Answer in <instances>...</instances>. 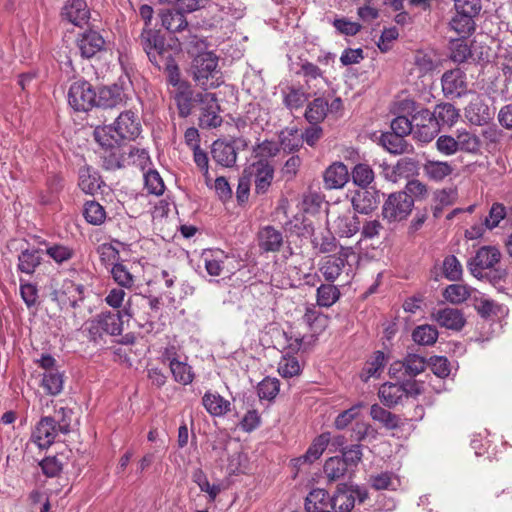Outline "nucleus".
Returning a JSON list of instances; mask_svg holds the SVG:
<instances>
[{
  "mask_svg": "<svg viewBox=\"0 0 512 512\" xmlns=\"http://www.w3.org/2000/svg\"><path fill=\"white\" fill-rule=\"evenodd\" d=\"M188 54L193 58L190 71L193 80L204 90L214 89L224 83V76L219 67V57L208 49L207 42L197 36L191 37Z\"/></svg>",
  "mask_w": 512,
  "mask_h": 512,
  "instance_id": "obj_1",
  "label": "nucleus"
},
{
  "mask_svg": "<svg viewBox=\"0 0 512 512\" xmlns=\"http://www.w3.org/2000/svg\"><path fill=\"white\" fill-rule=\"evenodd\" d=\"M140 122L132 111L121 113L113 125L97 127L95 140L107 149H114L122 140L135 139L140 134Z\"/></svg>",
  "mask_w": 512,
  "mask_h": 512,
  "instance_id": "obj_2",
  "label": "nucleus"
},
{
  "mask_svg": "<svg viewBox=\"0 0 512 512\" xmlns=\"http://www.w3.org/2000/svg\"><path fill=\"white\" fill-rule=\"evenodd\" d=\"M358 261V255L352 247H342L337 254L324 257L319 271L327 282L333 283L341 276L348 282L353 276V265Z\"/></svg>",
  "mask_w": 512,
  "mask_h": 512,
  "instance_id": "obj_3",
  "label": "nucleus"
},
{
  "mask_svg": "<svg viewBox=\"0 0 512 512\" xmlns=\"http://www.w3.org/2000/svg\"><path fill=\"white\" fill-rule=\"evenodd\" d=\"M414 207V200L407 192L391 193L382 206V216L389 223L406 220Z\"/></svg>",
  "mask_w": 512,
  "mask_h": 512,
  "instance_id": "obj_4",
  "label": "nucleus"
},
{
  "mask_svg": "<svg viewBox=\"0 0 512 512\" xmlns=\"http://www.w3.org/2000/svg\"><path fill=\"white\" fill-rule=\"evenodd\" d=\"M129 315L128 310L114 312H102L86 323V329L93 339L100 337L103 333L120 335L122 332V316Z\"/></svg>",
  "mask_w": 512,
  "mask_h": 512,
  "instance_id": "obj_5",
  "label": "nucleus"
},
{
  "mask_svg": "<svg viewBox=\"0 0 512 512\" xmlns=\"http://www.w3.org/2000/svg\"><path fill=\"white\" fill-rule=\"evenodd\" d=\"M327 222L331 232L339 237H352L360 229L358 216L347 207L329 211Z\"/></svg>",
  "mask_w": 512,
  "mask_h": 512,
  "instance_id": "obj_6",
  "label": "nucleus"
},
{
  "mask_svg": "<svg viewBox=\"0 0 512 512\" xmlns=\"http://www.w3.org/2000/svg\"><path fill=\"white\" fill-rule=\"evenodd\" d=\"M141 45L149 60L161 68L164 60H169L170 53L165 46L164 38L156 30L144 28L140 36Z\"/></svg>",
  "mask_w": 512,
  "mask_h": 512,
  "instance_id": "obj_7",
  "label": "nucleus"
},
{
  "mask_svg": "<svg viewBox=\"0 0 512 512\" xmlns=\"http://www.w3.org/2000/svg\"><path fill=\"white\" fill-rule=\"evenodd\" d=\"M36 363L44 370L41 386L52 396L60 394L63 390L64 375L57 368L56 360L51 355H42Z\"/></svg>",
  "mask_w": 512,
  "mask_h": 512,
  "instance_id": "obj_8",
  "label": "nucleus"
},
{
  "mask_svg": "<svg viewBox=\"0 0 512 512\" xmlns=\"http://www.w3.org/2000/svg\"><path fill=\"white\" fill-rule=\"evenodd\" d=\"M68 103L75 111H88L97 104L96 92L86 80H77L69 88Z\"/></svg>",
  "mask_w": 512,
  "mask_h": 512,
  "instance_id": "obj_9",
  "label": "nucleus"
},
{
  "mask_svg": "<svg viewBox=\"0 0 512 512\" xmlns=\"http://www.w3.org/2000/svg\"><path fill=\"white\" fill-rule=\"evenodd\" d=\"M501 252L495 246H483L468 262V268L475 277H481L482 271L493 268L501 259Z\"/></svg>",
  "mask_w": 512,
  "mask_h": 512,
  "instance_id": "obj_10",
  "label": "nucleus"
},
{
  "mask_svg": "<svg viewBox=\"0 0 512 512\" xmlns=\"http://www.w3.org/2000/svg\"><path fill=\"white\" fill-rule=\"evenodd\" d=\"M61 433L56 425V419L51 416H45L36 424L31 441L40 449H46L52 445L58 434Z\"/></svg>",
  "mask_w": 512,
  "mask_h": 512,
  "instance_id": "obj_11",
  "label": "nucleus"
},
{
  "mask_svg": "<svg viewBox=\"0 0 512 512\" xmlns=\"http://www.w3.org/2000/svg\"><path fill=\"white\" fill-rule=\"evenodd\" d=\"M445 96L456 98L468 93L466 74L459 68L446 71L441 79Z\"/></svg>",
  "mask_w": 512,
  "mask_h": 512,
  "instance_id": "obj_12",
  "label": "nucleus"
},
{
  "mask_svg": "<svg viewBox=\"0 0 512 512\" xmlns=\"http://www.w3.org/2000/svg\"><path fill=\"white\" fill-rule=\"evenodd\" d=\"M283 243V232L272 225H265L257 232V244L263 253L279 252Z\"/></svg>",
  "mask_w": 512,
  "mask_h": 512,
  "instance_id": "obj_13",
  "label": "nucleus"
},
{
  "mask_svg": "<svg viewBox=\"0 0 512 512\" xmlns=\"http://www.w3.org/2000/svg\"><path fill=\"white\" fill-rule=\"evenodd\" d=\"M464 115L467 121L475 126H483L492 119V113L484 99L479 95H474L469 104L464 109Z\"/></svg>",
  "mask_w": 512,
  "mask_h": 512,
  "instance_id": "obj_14",
  "label": "nucleus"
},
{
  "mask_svg": "<svg viewBox=\"0 0 512 512\" xmlns=\"http://www.w3.org/2000/svg\"><path fill=\"white\" fill-rule=\"evenodd\" d=\"M52 297L60 304L75 307L78 301L83 299V286L71 280H64L61 287L53 291Z\"/></svg>",
  "mask_w": 512,
  "mask_h": 512,
  "instance_id": "obj_15",
  "label": "nucleus"
},
{
  "mask_svg": "<svg viewBox=\"0 0 512 512\" xmlns=\"http://www.w3.org/2000/svg\"><path fill=\"white\" fill-rule=\"evenodd\" d=\"M415 384L385 383L379 389V397L386 406L397 405L404 396L412 394Z\"/></svg>",
  "mask_w": 512,
  "mask_h": 512,
  "instance_id": "obj_16",
  "label": "nucleus"
},
{
  "mask_svg": "<svg viewBox=\"0 0 512 512\" xmlns=\"http://www.w3.org/2000/svg\"><path fill=\"white\" fill-rule=\"evenodd\" d=\"M250 175L254 176L255 189L258 194L265 193L271 185L274 169L265 161H257L249 168Z\"/></svg>",
  "mask_w": 512,
  "mask_h": 512,
  "instance_id": "obj_17",
  "label": "nucleus"
},
{
  "mask_svg": "<svg viewBox=\"0 0 512 512\" xmlns=\"http://www.w3.org/2000/svg\"><path fill=\"white\" fill-rule=\"evenodd\" d=\"M431 318L440 326L451 330H460L465 324V318L462 312L455 308H443L434 310Z\"/></svg>",
  "mask_w": 512,
  "mask_h": 512,
  "instance_id": "obj_18",
  "label": "nucleus"
},
{
  "mask_svg": "<svg viewBox=\"0 0 512 512\" xmlns=\"http://www.w3.org/2000/svg\"><path fill=\"white\" fill-rule=\"evenodd\" d=\"M61 14L75 26H82L89 19V10L84 0H68Z\"/></svg>",
  "mask_w": 512,
  "mask_h": 512,
  "instance_id": "obj_19",
  "label": "nucleus"
},
{
  "mask_svg": "<svg viewBox=\"0 0 512 512\" xmlns=\"http://www.w3.org/2000/svg\"><path fill=\"white\" fill-rule=\"evenodd\" d=\"M379 202L378 193L366 188L357 190L351 199L353 209L361 214H369L377 208Z\"/></svg>",
  "mask_w": 512,
  "mask_h": 512,
  "instance_id": "obj_20",
  "label": "nucleus"
},
{
  "mask_svg": "<svg viewBox=\"0 0 512 512\" xmlns=\"http://www.w3.org/2000/svg\"><path fill=\"white\" fill-rule=\"evenodd\" d=\"M348 180V169L341 162L331 164L324 172V184L327 189H340Z\"/></svg>",
  "mask_w": 512,
  "mask_h": 512,
  "instance_id": "obj_21",
  "label": "nucleus"
},
{
  "mask_svg": "<svg viewBox=\"0 0 512 512\" xmlns=\"http://www.w3.org/2000/svg\"><path fill=\"white\" fill-rule=\"evenodd\" d=\"M105 40L96 31L90 30L82 34L78 47L82 57L91 58L104 48Z\"/></svg>",
  "mask_w": 512,
  "mask_h": 512,
  "instance_id": "obj_22",
  "label": "nucleus"
},
{
  "mask_svg": "<svg viewBox=\"0 0 512 512\" xmlns=\"http://www.w3.org/2000/svg\"><path fill=\"white\" fill-rule=\"evenodd\" d=\"M412 73L421 78L432 73L438 66L439 60L434 52L417 51L413 57Z\"/></svg>",
  "mask_w": 512,
  "mask_h": 512,
  "instance_id": "obj_23",
  "label": "nucleus"
},
{
  "mask_svg": "<svg viewBox=\"0 0 512 512\" xmlns=\"http://www.w3.org/2000/svg\"><path fill=\"white\" fill-rule=\"evenodd\" d=\"M211 154L213 160L224 167H232L237 158L234 146L221 140L212 144Z\"/></svg>",
  "mask_w": 512,
  "mask_h": 512,
  "instance_id": "obj_24",
  "label": "nucleus"
},
{
  "mask_svg": "<svg viewBox=\"0 0 512 512\" xmlns=\"http://www.w3.org/2000/svg\"><path fill=\"white\" fill-rule=\"evenodd\" d=\"M455 135L459 151L473 155L480 153L482 141L477 134L465 128H460L455 131Z\"/></svg>",
  "mask_w": 512,
  "mask_h": 512,
  "instance_id": "obj_25",
  "label": "nucleus"
},
{
  "mask_svg": "<svg viewBox=\"0 0 512 512\" xmlns=\"http://www.w3.org/2000/svg\"><path fill=\"white\" fill-rule=\"evenodd\" d=\"M159 17L161 25L169 32H180L188 26L184 14L177 9H162L159 12Z\"/></svg>",
  "mask_w": 512,
  "mask_h": 512,
  "instance_id": "obj_26",
  "label": "nucleus"
},
{
  "mask_svg": "<svg viewBox=\"0 0 512 512\" xmlns=\"http://www.w3.org/2000/svg\"><path fill=\"white\" fill-rule=\"evenodd\" d=\"M166 354L167 360L169 361L170 371L174 380L182 385H188L192 383L194 379V372L192 367L186 362L181 361L176 357H172L168 352Z\"/></svg>",
  "mask_w": 512,
  "mask_h": 512,
  "instance_id": "obj_27",
  "label": "nucleus"
},
{
  "mask_svg": "<svg viewBox=\"0 0 512 512\" xmlns=\"http://www.w3.org/2000/svg\"><path fill=\"white\" fill-rule=\"evenodd\" d=\"M202 404L212 416H222L230 411V401L218 393L206 392L202 398Z\"/></svg>",
  "mask_w": 512,
  "mask_h": 512,
  "instance_id": "obj_28",
  "label": "nucleus"
},
{
  "mask_svg": "<svg viewBox=\"0 0 512 512\" xmlns=\"http://www.w3.org/2000/svg\"><path fill=\"white\" fill-rule=\"evenodd\" d=\"M329 494L324 489L312 490L305 499L306 512H327L330 507Z\"/></svg>",
  "mask_w": 512,
  "mask_h": 512,
  "instance_id": "obj_29",
  "label": "nucleus"
},
{
  "mask_svg": "<svg viewBox=\"0 0 512 512\" xmlns=\"http://www.w3.org/2000/svg\"><path fill=\"white\" fill-rule=\"evenodd\" d=\"M430 115L437 127L439 125L452 126L459 118V111L450 103L439 104L435 107L434 111Z\"/></svg>",
  "mask_w": 512,
  "mask_h": 512,
  "instance_id": "obj_30",
  "label": "nucleus"
},
{
  "mask_svg": "<svg viewBox=\"0 0 512 512\" xmlns=\"http://www.w3.org/2000/svg\"><path fill=\"white\" fill-rule=\"evenodd\" d=\"M423 172L430 180L439 182L452 174L453 167L448 162L427 160L423 165Z\"/></svg>",
  "mask_w": 512,
  "mask_h": 512,
  "instance_id": "obj_31",
  "label": "nucleus"
},
{
  "mask_svg": "<svg viewBox=\"0 0 512 512\" xmlns=\"http://www.w3.org/2000/svg\"><path fill=\"white\" fill-rule=\"evenodd\" d=\"M369 483L375 490H396L401 485L399 477L387 471L370 475Z\"/></svg>",
  "mask_w": 512,
  "mask_h": 512,
  "instance_id": "obj_32",
  "label": "nucleus"
},
{
  "mask_svg": "<svg viewBox=\"0 0 512 512\" xmlns=\"http://www.w3.org/2000/svg\"><path fill=\"white\" fill-rule=\"evenodd\" d=\"M340 291L332 283L321 284L316 290V302L320 307L329 308L340 298Z\"/></svg>",
  "mask_w": 512,
  "mask_h": 512,
  "instance_id": "obj_33",
  "label": "nucleus"
},
{
  "mask_svg": "<svg viewBox=\"0 0 512 512\" xmlns=\"http://www.w3.org/2000/svg\"><path fill=\"white\" fill-rule=\"evenodd\" d=\"M41 260L38 249H26L18 256V269L23 273L32 274L40 265Z\"/></svg>",
  "mask_w": 512,
  "mask_h": 512,
  "instance_id": "obj_34",
  "label": "nucleus"
},
{
  "mask_svg": "<svg viewBox=\"0 0 512 512\" xmlns=\"http://www.w3.org/2000/svg\"><path fill=\"white\" fill-rule=\"evenodd\" d=\"M382 146L392 154H402L409 151L411 146L404 140V137L393 132L382 134L380 138Z\"/></svg>",
  "mask_w": 512,
  "mask_h": 512,
  "instance_id": "obj_35",
  "label": "nucleus"
},
{
  "mask_svg": "<svg viewBox=\"0 0 512 512\" xmlns=\"http://www.w3.org/2000/svg\"><path fill=\"white\" fill-rule=\"evenodd\" d=\"M101 186V179L95 171L89 167L79 170V187L87 194H94Z\"/></svg>",
  "mask_w": 512,
  "mask_h": 512,
  "instance_id": "obj_36",
  "label": "nucleus"
},
{
  "mask_svg": "<svg viewBox=\"0 0 512 512\" xmlns=\"http://www.w3.org/2000/svg\"><path fill=\"white\" fill-rule=\"evenodd\" d=\"M423 119L428 121L427 124H416L415 136L422 142H430L435 135L438 133L439 128L437 123L434 122L429 110H423L421 112Z\"/></svg>",
  "mask_w": 512,
  "mask_h": 512,
  "instance_id": "obj_37",
  "label": "nucleus"
},
{
  "mask_svg": "<svg viewBox=\"0 0 512 512\" xmlns=\"http://www.w3.org/2000/svg\"><path fill=\"white\" fill-rule=\"evenodd\" d=\"M330 440H331V437H330V433H328V432L322 433L321 435H319L317 438H315V440L310 445V447L308 448L305 455H303L299 459V461L304 460L305 462L312 463L315 460L319 459L320 456L325 451V449L327 448Z\"/></svg>",
  "mask_w": 512,
  "mask_h": 512,
  "instance_id": "obj_38",
  "label": "nucleus"
},
{
  "mask_svg": "<svg viewBox=\"0 0 512 512\" xmlns=\"http://www.w3.org/2000/svg\"><path fill=\"white\" fill-rule=\"evenodd\" d=\"M280 146L285 152L298 150L303 142L301 133L295 128H286L279 135Z\"/></svg>",
  "mask_w": 512,
  "mask_h": 512,
  "instance_id": "obj_39",
  "label": "nucleus"
},
{
  "mask_svg": "<svg viewBox=\"0 0 512 512\" xmlns=\"http://www.w3.org/2000/svg\"><path fill=\"white\" fill-rule=\"evenodd\" d=\"M439 333L436 327L423 324L417 326L412 332L413 340L423 346L433 345L438 339Z\"/></svg>",
  "mask_w": 512,
  "mask_h": 512,
  "instance_id": "obj_40",
  "label": "nucleus"
},
{
  "mask_svg": "<svg viewBox=\"0 0 512 512\" xmlns=\"http://www.w3.org/2000/svg\"><path fill=\"white\" fill-rule=\"evenodd\" d=\"M475 290L462 284H451L446 287L443 297L452 304H460L467 300Z\"/></svg>",
  "mask_w": 512,
  "mask_h": 512,
  "instance_id": "obj_41",
  "label": "nucleus"
},
{
  "mask_svg": "<svg viewBox=\"0 0 512 512\" xmlns=\"http://www.w3.org/2000/svg\"><path fill=\"white\" fill-rule=\"evenodd\" d=\"M348 469L345 461L338 456L329 458L324 465V473L331 481L342 478Z\"/></svg>",
  "mask_w": 512,
  "mask_h": 512,
  "instance_id": "obj_42",
  "label": "nucleus"
},
{
  "mask_svg": "<svg viewBox=\"0 0 512 512\" xmlns=\"http://www.w3.org/2000/svg\"><path fill=\"white\" fill-rule=\"evenodd\" d=\"M328 111V102L323 98L314 99L307 107L305 117L310 123L322 121Z\"/></svg>",
  "mask_w": 512,
  "mask_h": 512,
  "instance_id": "obj_43",
  "label": "nucleus"
},
{
  "mask_svg": "<svg viewBox=\"0 0 512 512\" xmlns=\"http://www.w3.org/2000/svg\"><path fill=\"white\" fill-rule=\"evenodd\" d=\"M354 503L355 499L351 492L338 490L331 498L330 507L334 512H349Z\"/></svg>",
  "mask_w": 512,
  "mask_h": 512,
  "instance_id": "obj_44",
  "label": "nucleus"
},
{
  "mask_svg": "<svg viewBox=\"0 0 512 512\" xmlns=\"http://www.w3.org/2000/svg\"><path fill=\"white\" fill-rule=\"evenodd\" d=\"M226 256L221 251L203 253L206 271L211 276H219L223 270V259Z\"/></svg>",
  "mask_w": 512,
  "mask_h": 512,
  "instance_id": "obj_45",
  "label": "nucleus"
},
{
  "mask_svg": "<svg viewBox=\"0 0 512 512\" xmlns=\"http://www.w3.org/2000/svg\"><path fill=\"white\" fill-rule=\"evenodd\" d=\"M374 172L367 164H357L352 170V179L355 185L367 188L374 181Z\"/></svg>",
  "mask_w": 512,
  "mask_h": 512,
  "instance_id": "obj_46",
  "label": "nucleus"
},
{
  "mask_svg": "<svg viewBox=\"0 0 512 512\" xmlns=\"http://www.w3.org/2000/svg\"><path fill=\"white\" fill-rule=\"evenodd\" d=\"M192 480L198 485L202 492L208 494L210 501H214L221 489L219 485H211L207 476L201 469H196L192 474Z\"/></svg>",
  "mask_w": 512,
  "mask_h": 512,
  "instance_id": "obj_47",
  "label": "nucleus"
},
{
  "mask_svg": "<svg viewBox=\"0 0 512 512\" xmlns=\"http://www.w3.org/2000/svg\"><path fill=\"white\" fill-rule=\"evenodd\" d=\"M84 217L92 225H101L106 219V212L98 202L89 201L84 207Z\"/></svg>",
  "mask_w": 512,
  "mask_h": 512,
  "instance_id": "obj_48",
  "label": "nucleus"
},
{
  "mask_svg": "<svg viewBox=\"0 0 512 512\" xmlns=\"http://www.w3.org/2000/svg\"><path fill=\"white\" fill-rule=\"evenodd\" d=\"M370 415L373 420L382 423L387 429H394L398 426V418L378 404L371 406Z\"/></svg>",
  "mask_w": 512,
  "mask_h": 512,
  "instance_id": "obj_49",
  "label": "nucleus"
},
{
  "mask_svg": "<svg viewBox=\"0 0 512 512\" xmlns=\"http://www.w3.org/2000/svg\"><path fill=\"white\" fill-rule=\"evenodd\" d=\"M280 383L276 378L266 377L257 386V393L260 399L271 401L279 392Z\"/></svg>",
  "mask_w": 512,
  "mask_h": 512,
  "instance_id": "obj_50",
  "label": "nucleus"
},
{
  "mask_svg": "<svg viewBox=\"0 0 512 512\" xmlns=\"http://www.w3.org/2000/svg\"><path fill=\"white\" fill-rule=\"evenodd\" d=\"M507 216V209L502 203L492 204L488 216L484 219V226L488 230H493L499 226L500 222Z\"/></svg>",
  "mask_w": 512,
  "mask_h": 512,
  "instance_id": "obj_51",
  "label": "nucleus"
},
{
  "mask_svg": "<svg viewBox=\"0 0 512 512\" xmlns=\"http://www.w3.org/2000/svg\"><path fill=\"white\" fill-rule=\"evenodd\" d=\"M474 24L473 17L460 12H456V15L450 21L451 28L461 35H469L473 32Z\"/></svg>",
  "mask_w": 512,
  "mask_h": 512,
  "instance_id": "obj_52",
  "label": "nucleus"
},
{
  "mask_svg": "<svg viewBox=\"0 0 512 512\" xmlns=\"http://www.w3.org/2000/svg\"><path fill=\"white\" fill-rule=\"evenodd\" d=\"M145 188L147 191L154 195H161L164 192L165 186L160 174L156 170L148 169L143 173Z\"/></svg>",
  "mask_w": 512,
  "mask_h": 512,
  "instance_id": "obj_53",
  "label": "nucleus"
},
{
  "mask_svg": "<svg viewBox=\"0 0 512 512\" xmlns=\"http://www.w3.org/2000/svg\"><path fill=\"white\" fill-rule=\"evenodd\" d=\"M114 281L122 288L131 289L134 285V277L125 265L115 263L111 269Z\"/></svg>",
  "mask_w": 512,
  "mask_h": 512,
  "instance_id": "obj_54",
  "label": "nucleus"
},
{
  "mask_svg": "<svg viewBox=\"0 0 512 512\" xmlns=\"http://www.w3.org/2000/svg\"><path fill=\"white\" fill-rule=\"evenodd\" d=\"M405 372L404 374H407V376L414 377L421 372L424 371L426 367V361L423 357L416 355V354H410L408 355L405 360Z\"/></svg>",
  "mask_w": 512,
  "mask_h": 512,
  "instance_id": "obj_55",
  "label": "nucleus"
},
{
  "mask_svg": "<svg viewBox=\"0 0 512 512\" xmlns=\"http://www.w3.org/2000/svg\"><path fill=\"white\" fill-rule=\"evenodd\" d=\"M300 370V364L295 357H283L278 365V372L284 378L296 376Z\"/></svg>",
  "mask_w": 512,
  "mask_h": 512,
  "instance_id": "obj_56",
  "label": "nucleus"
},
{
  "mask_svg": "<svg viewBox=\"0 0 512 512\" xmlns=\"http://www.w3.org/2000/svg\"><path fill=\"white\" fill-rule=\"evenodd\" d=\"M437 150L446 155L451 156L459 151L457 138L451 135H441L436 141Z\"/></svg>",
  "mask_w": 512,
  "mask_h": 512,
  "instance_id": "obj_57",
  "label": "nucleus"
},
{
  "mask_svg": "<svg viewBox=\"0 0 512 512\" xmlns=\"http://www.w3.org/2000/svg\"><path fill=\"white\" fill-rule=\"evenodd\" d=\"M362 406L363 405L359 403L340 413L335 419V427L339 430L345 429L354 419L357 418Z\"/></svg>",
  "mask_w": 512,
  "mask_h": 512,
  "instance_id": "obj_58",
  "label": "nucleus"
},
{
  "mask_svg": "<svg viewBox=\"0 0 512 512\" xmlns=\"http://www.w3.org/2000/svg\"><path fill=\"white\" fill-rule=\"evenodd\" d=\"M471 51L467 43L463 40L453 41L451 44V59L456 63H462L468 59Z\"/></svg>",
  "mask_w": 512,
  "mask_h": 512,
  "instance_id": "obj_59",
  "label": "nucleus"
},
{
  "mask_svg": "<svg viewBox=\"0 0 512 512\" xmlns=\"http://www.w3.org/2000/svg\"><path fill=\"white\" fill-rule=\"evenodd\" d=\"M443 270H444L445 276L449 280H456L462 274V266H461L459 260L453 255L447 256L444 259Z\"/></svg>",
  "mask_w": 512,
  "mask_h": 512,
  "instance_id": "obj_60",
  "label": "nucleus"
},
{
  "mask_svg": "<svg viewBox=\"0 0 512 512\" xmlns=\"http://www.w3.org/2000/svg\"><path fill=\"white\" fill-rule=\"evenodd\" d=\"M129 164L138 167L143 173L150 165V157L144 149H133L129 153Z\"/></svg>",
  "mask_w": 512,
  "mask_h": 512,
  "instance_id": "obj_61",
  "label": "nucleus"
},
{
  "mask_svg": "<svg viewBox=\"0 0 512 512\" xmlns=\"http://www.w3.org/2000/svg\"><path fill=\"white\" fill-rule=\"evenodd\" d=\"M456 12L475 17L481 10L480 0H455Z\"/></svg>",
  "mask_w": 512,
  "mask_h": 512,
  "instance_id": "obj_62",
  "label": "nucleus"
},
{
  "mask_svg": "<svg viewBox=\"0 0 512 512\" xmlns=\"http://www.w3.org/2000/svg\"><path fill=\"white\" fill-rule=\"evenodd\" d=\"M429 366L432 372L440 378H445L450 374L449 362L445 357H431L429 360Z\"/></svg>",
  "mask_w": 512,
  "mask_h": 512,
  "instance_id": "obj_63",
  "label": "nucleus"
},
{
  "mask_svg": "<svg viewBox=\"0 0 512 512\" xmlns=\"http://www.w3.org/2000/svg\"><path fill=\"white\" fill-rule=\"evenodd\" d=\"M46 253L57 263H63L73 256V251L63 245L51 246L46 250Z\"/></svg>",
  "mask_w": 512,
  "mask_h": 512,
  "instance_id": "obj_64",
  "label": "nucleus"
}]
</instances>
